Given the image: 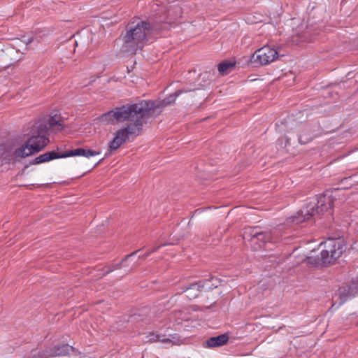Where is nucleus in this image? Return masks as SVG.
I'll return each instance as SVG.
<instances>
[{
	"instance_id": "0eeeda50",
	"label": "nucleus",
	"mask_w": 358,
	"mask_h": 358,
	"mask_svg": "<svg viewBox=\"0 0 358 358\" xmlns=\"http://www.w3.org/2000/svg\"><path fill=\"white\" fill-rule=\"evenodd\" d=\"M278 50L269 46H264L256 50L250 57L248 64L252 68L266 65L278 57Z\"/></svg>"
},
{
	"instance_id": "6e6552de",
	"label": "nucleus",
	"mask_w": 358,
	"mask_h": 358,
	"mask_svg": "<svg viewBox=\"0 0 358 358\" xmlns=\"http://www.w3.org/2000/svg\"><path fill=\"white\" fill-rule=\"evenodd\" d=\"M192 92V90H178L162 100H146L152 118L159 115L164 108L173 103L182 93Z\"/></svg>"
},
{
	"instance_id": "393cba45",
	"label": "nucleus",
	"mask_w": 358,
	"mask_h": 358,
	"mask_svg": "<svg viewBox=\"0 0 358 358\" xmlns=\"http://www.w3.org/2000/svg\"><path fill=\"white\" fill-rule=\"evenodd\" d=\"M146 338L148 340L146 341L147 343H154V342H161L162 340H163V338H164V335L158 334L154 332H150Z\"/></svg>"
},
{
	"instance_id": "f8f14e48",
	"label": "nucleus",
	"mask_w": 358,
	"mask_h": 358,
	"mask_svg": "<svg viewBox=\"0 0 358 358\" xmlns=\"http://www.w3.org/2000/svg\"><path fill=\"white\" fill-rule=\"evenodd\" d=\"M229 338V337L227 334H222L216 336H212L203 343V347L206 348L222 347L227 343Z\"/></svg>"
},
{
	"instance_id": "bb28decb",
	"label": "nucleus",
	"mask_w": 358,
	"mask_h": 358,
	"mask_svg": "<svg viewBox=\"0 0 358 358\" xmlns=\"http://www.w3.org/2000/svg\"><path fill=\"white\" fill-rule=\"evenodd\" d=\"M38 352L39 353V358H51L52 357V353L51 347H48L45 349L40 348L38 349Z\"/></svg>"
},
{
	"instance_id": "dca6fc26",
	"label": "nucleus",
	"mask_w": 358,
	"mask_h": 358,
	"mask_svg": "<svg viewBox=\"0 0 358 358\" xmlns=\"http://www.w3.org/2000/svg\"><path fill=\"white\" fill-rule=\"evenodd\" d=\"M62 158L61 152H58L55 150H52L43 153L29 162V164L37 165L45 162H48L51 160Z\"/></svg>"
},
{
	"instance_id": "9b49d317",
	"label": "nucleus",
	"mask_w": 358,
	"mask_h": 358,
	"mask_svg": "<svg viewBox=\"0 0 358 358\" xmlns=\"http://www.w3.org/2000/svg\"><path fill=\"white\" fill-rule=\"evenodd\" d=\"M141 131L142 129L136 127L127 125L126 127L118 129L115 133V136L118 138L120 143L123 144L129 139L130 135H133L135 137L138 136Z\"/></svg>"
},
{
	"instance_id": "f704fd0d",
	"label": "nucleus",
	"mask_w": 358,
	"mask_h": 358,
	"mask_svg": "<svg viewBox=\"0 0 358 358\" xmlns=\"http://www.w3.org/2000/svg\"><path fill=\"white\" fill-rule=\"evenodd\" d=\"M100 28H103V29H104V27L102 24H100Z\"/></svg>"
},
{
	"instance_id": "9d476101",
	"label": "nucleus",
	"mask_w": 358,
	"mask_h": 358,
	"mask_svg": "<svg viewBox=\"0 0 358 358\" xmlns=\"http://www.w3.org/2000/svg\"><path fill=\"white\" fill-rule=\"evenodd\" d=\"M180 289L178 294H185L189 300L197 298L202 292L198 281L184 285L180 287Z\"/></svg>"
},
{
	"instance_id": "5701e85b",
	"label": "nucleus",
	"mask_w": 358,
	"mask_h": 358,
	"mask_svg": "<svg viewBox=\"0 0 358 358\" xmlns=\"http://www.w3.org/2000/svg\"><path fill=\"white\" fill-rule=\"evenodd\" d=\"M145 319V317L144 315H142L138 313H135L132 315H128L127 322L131 323L134 325H138L140 322H143V320Z\"/></svg>"
},
{
	"instance_id": "cd10ccee",
	"label": "nucleus",
	"mask_w": 358,
	"mask_h": 358,
	"mask_svg": "<svg viewBox=\"0 0 358 358\" xmlns=\"http://www.w3.org/2000/svg\"><path fill=\"white\" fill-rule=\"evenodd\" d=\"M350 285L352 286L351 292L354 291L357 294L358 292V277L352 279L350 282Z\"/></svg>"
},
{
	"instance_id": "473e14b6",
	"label": "nucleus",
	"mask_w": 358,
	"mask_h": 358,
	"mask_svg": "<svg viewBox=\"0 0 358 358\" xmlns=\"http://www.w3.org/2000/svg\"><path fill=\"white\" fill-rule=\"evenodd\" d=\"M104 159V158H102L101 159H100L96 164L94 166H97L101 162H102V161Z\"/></svg>"
},
{
	"instance_id": "412c9836",
	"label": "nucleus",
	"mask_w": 358,
	"mask_h": 358,
	"mask_svg": "<svg viewBox=\"0 0 358 358\" xmlns=\"http://www.w3.org/2000/svg\"><path fill=\"white\" fill-rule=\"evenodd\" d=\"M314 138L313 134L309 129H304L300 134H299L298 143L305 145L310 142Z\"/></svg>"
},
{
	"instance_id": "20e7f679",
	"label": "nucleus",
	"mask_w": 358,
	"mask_h": 358,
	"mask_svg": "<svg viewBox=\"0 0 358 358\" xmlns=\"http://www.w3.org/2000/svg\"><path fill=\"white\" fill-rule=\"evenodd\" d=\"M118 122H129L128 125L143 129L151 117L146 100L141 99L134 103H128L117 107Z\"/></svg>"
},
{
	"instance_id": "423d86ee",
	"label": "nucleus",
	"mask_w": 358,
	"mask_h": 358,
	"mask_svg": "<svg viewBox=\"0 0 358 358\" xmlns=\"http://www.w3.org/2000/svg\"><path fill=\"white\" fill-rule=\"evenodd\" d=\"M243 239L250 243L254 250H259L271 241L272 235L269 230H262L261 227L256 226L245 230Z\"/></svg>"
},
{
	"instance_id": "1a4fd4ad",
	"label": "nucleus",
	"mask_w": 358,
	"mask_h": 358,
	"mask_svg": "<svg viewBox=\"0 0 358 358\" xmlns=\"http://www.w3.org/2000/svg\"><path fill=\"white\" fill-rule=\"evenodd\" d=\"M140 251V250H137L127 255H126L120 262L110 264L107 266H106V271L103 272V275L105 276L110 273V272L120 269L122 267L128 268L129 269L127 271V273L130 272L133 267H135L137 266L136 262H134L133 264H130L129 262L131 258L135 257L136 254Z\"/></svg>"
},
{
	"instance_id": "a211bd4d",
	"label": "nucleus",
	"mask_w": 358,
	"mask_h": 358,
	"mask_svg": "<svg viewBox=\"0 0 358 358\" xmlns=\"http://www.w3.org/2000/svg\"><path fill=\"white\" fill-rule=\"evenodd\" d=\"M52 357L59 356H65L73 352L75 348L69 344H57L51 347Z\"/></svg>"
},
{
	"instance_id": "ddd939ff",
	"label": "nucleus",
	"mask_w": 358,
	"mask_h": 358,
	"mask_svg": "<svg viewBox=\"0 0 358 358\" xmlns=\"http://www.w3.org/2000/svg\"><path fill=\"white\" fill-rule=\"evenodd\" d=\"M310 27L308 24H299L298 26L294 28L293 41L295 42H304L310 41V35L308 31Z\"/></svg>"
},
{
	"instance_id": "4468645a",
	"label": "nucleus",
	"mask_w": 358,
	"mask_h": 358,
	"mask_svg": "<svg viewBox=\"0 0 358 358\" xmlns=\"http://www.w3.org/2000/svg\"><path fill=\"white\" fill-rule=\"evenodd\" d=\"M198 282L201 292H206L217 288L220 285L221 281L217 278L213 276L212 275H209L208 278L199 280H198Z\"/></svg>"
},
{
	"instance_id": "7ed1b4c3",
	"label": "nucleus",
	"mask_w": 358,
	"mask_h": 358,
	"mask_svg": "<svg viewBox=\"0 0 358 358\" xmlns=\"http://www.w3.org/2000/svg\"><path fill=\"white\" fill-rule=\"evenodd\" d=\"M331 192L330 190H326L322 194L317 195L313 201L307 203L290 218L292 222L299 224L310 219H316L328 211L332 215L334 202L336 199L332 196Z\"/></svg>"
},
{
	"instance_id": "c85d7f7f",
	"label": "nucleus",
	"mask_w": 358,
	"mask_h": 358,
	"mask_svg": "<svg viewBox=\"0 0 358 358\" xmlns=\"http://www.w3.org/2000/svg\"><path fill=\"white\" fill-rule=\"evenodd\" d=\"M99 154H100V152H97V151L93 150L92 149L85 148V157L89 158V157H94V156H96Z\"/></svg>"
},
{
	"instance_id": "4be33fe9",
	"label": "nucleus",
	"mask_w": 358,
	"mask_h": 358,
	"mask_svg": "<svg viewBox=\"0 0 358 358\" xmlns=\"http://www.w3.org/2000/svg\"><path fill=\"white\" fill-rule=\"evenodd\" d=\"M62 154V158H66L70 157H77V156H82L85 157V148H78L73 150H70L65 151L64 152H61Z\"/></svg>"
},
{
	"instance_id": "2eb2a0df",
	"label": "nucleus",
	"mask_w": 358,
	"mask_h": 358,
	"mask_svg": "<svg viewBox=\"0 0 358 358\" xmlns=\"http://www.w3.org/2000/svg\"><path fill=\"white\" fill-rule=\"evenodd\" d=\"M352 286L350 283L346 286L339 287L337 290L336 296H338L336 302L339 306L345 303L348 299L354 297L356 293L354 291L351 292Z\"/></svg>"
},
{
	"instance_id": "2f4dec72",
	"label": "nucleus",
	"mask_w": 358,
	"mask_h": 358,
	"mask_svg": "<svg viewBox=\"0 0 358 358\" xmlns=\"http://www.w3.org/2000/svg\"><path fill=\"white\" fill-rule=\"evenodd\" d=\"M173 10L178 13H180L181 8L178 6L174 7Z\"/></svg>"
},
{
	"instance_id": "aec40b11",
	"label": "nucleus",
	"mask_w": 358,
	"mask_h": 358,
	"mask_svg": "<svg viewBox=\"0 0 358 358\" xmlns=\"http://www.w3.org/2000/svg\"><path fill=\"white\" fill-rule=\"evenodd\" d=\"M299 134L294 132L289 131L287 134H285L283 138L279 139V141L285 140L284 148H287L288 146L294 145L298 143Z\"/></svg>"
},
{
	"instance_id": "b1692460",
	"label": "nucleus",
	"mask_w": 358,
	"mask_h": 358,
	"mask_svg": "<svg viewBox=\"0 0 358 358\" xmlns=\"http://www.w3.org/2000/svg\"><path fill=\"white\" fill-rule=\"evenodd\" d=\"M180 341V336L178 334H170L168 338H163L162 340V343H171L176 345Z\"/></svg>"
},
{
	"instance_id": "c756f323",
	"label": "nucleus",
	"mask_w": 358,
	"mask_h": 358,
	"mask_svg": "<svg viewBox=\"0 0 358 358\" xmlns=\"http://www.w3.org/2000/svg\"><path fill=\"white\" fill-rule=\"evenodd\" d=\"M157 249H155L152 251L147 252L144 253L143 255H141L138 256V259H146L152 252H155Z\"/></svg>"
},
{
	"instance_id": "f03ea898",
	"label": "nucleus",
	"mask_w": 358,
	"mask_h": 358,
	"mask_svg": "<svg viewBox=\"0 0 358 358\" xmlns=\"http://www.w3.org/2000/svg\"><path fill=\"white\" fill-rule=\"evenodd\" d=\"M172 24H136L129 27L127 24L120 38L123 42L122 50L127 54H135L145 41L161 36H166Z\"/></svg>"
},
{
	"instance_id": "7c9ffc66",
	"label": "nucleus",
	"mask_w": 358,
	"mask_h": 358,
	"mask_svg": "<svg viewBox=\"0 0 358 358\" xmlns=\"http://www.w3.org/2000/svg\"><path fill=\"white\" fill-rule=\"evenodd\" d=\"M29 163L24 166V168L19 171L18 175H22L25 173L26 169L30 166Z\"/></svg>"
},
{
	"instance_id": "f257e3e1",
	"label": "nucleus",
	"mask_w": 358,
	"mask_h": 358,
	"mask_svg": "<svg viewBox=\"0 0 358 358\" xmlns=\"http://www.w3.org/2000/svg\"><path fill=\"white\" fill-rule=\"evenodd\" d=\"M64 129L60 115H48L38 120L33 125L32 134L24 143L15 150L12 155L13 159L25 158L43 150L50 143L48 131L57 133Z\"/></svg>"
},
{
	"instance_id": "f3484780",
	"label": "nucleus",
	"mask_w": 358,
	"mask_h": 358,
	"mask_svg": "<svg viewBox=\"0 0 358 358\" xmlns=\"http://www.w3.org/2000/svg\"><path fill=\"white\" fill-rule=\"evenodd\" d=\"M117 108L115 107V108L103 113L98 117V120L104 124H114L115 122H118V116H117Z\"/></svg>"
},
{
	"instance_id": "a878e982",
	"label": "nucleus",
	"mask_w": 358,
	"mask_h": 358,
	"mask_svg": "<svg viewBox=\"0 0 358 358\" xmlns=\"http://www.w3.org/2000/svg\"><path fill=\"white\" fill-rule=\"evenodd\" d=\"M122 144L120 143V141L118 140V138L115 136L112 141H110L109 142V144H108V147H109V151L110 152L114 151V150H116L117 149H118ZM110 153L109 154H106V156H108L109 155Z\"/></svg>"
},
{
	"instance_id": "6ab92c4d",
	"label": "nucleus",
	"mask_w": 358,
	"mask_h": 358,
	"mask_svg": "<svg viewBox=\"0 0 358 358\" xmlns=\"http://www.w3.org/2000/svg\"><path fill=\"white\" fill-rule=\"evenodd\" d=\"M236 64V61L234 60H224L220 62L217 66L220 74L222 76L229 74L234 69Z\"/></svg>"
},
{
	"instance_id": "c9c22d12",
	"label": "nucleus",
	"mask_w": 358,
	"mask_h": 358,
	"mask_svg": "<svg viewBox=\"0 0 358 358\" xmlns=\"http://www.w3.org/2000/svg\"><path fill=\"white\" fill-rule=\"evenodd\" d=\"M142 358H143V357Z\"/></svg>"
},
{
	"instance_id": "72a5a7b5",
	"label": "nucleus",
	"mask_w": 358,
	"mask_h": 358,
	"mask_svg": "<svg viewBox=\"0 0 358 358\" xmlns=\"http://www.w3.org/2000/svg\"><path fill=\"white\" fill-rule=\"evenodd\" d=\"M139 22L144 23V22H147L145 20H141V21Z\"/></svg>"
},
{
	"instance_id": "39448f33",
	"label": "nucleus",
	"mask_w": 358,
	"mask_h": 358,
	"mask_svg": "<svg viewBox=\"0 0 358 358\" xmlns=\"http://www.w3.org/2000/svg\"><path fill=\"white\" fill-rule=\"evenodd\" d=\"M345 250L346 244L343 239L329 238L319 254H312L307 257V263L317 268L327 267L334 264Z\"/></svg>"
}]
</instances>
